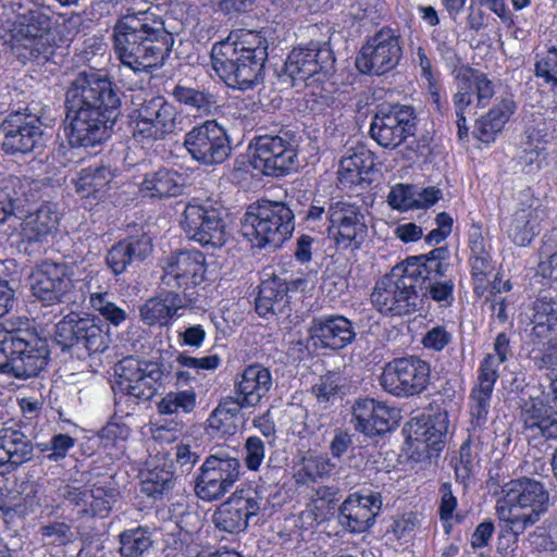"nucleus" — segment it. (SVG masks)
<instances>
[{
    "label": "nucleus",
    "mask_w": 557,
    "mask_h": 557,
    "mask_svg": "<svg viewBox=\"0 0 557 557\" xmlns=\"http://www.w3.org/2000/svg\"><path fill=\"white\" fill-rule=\"evenodd\" d=\"M535 75L544 79L554 98V110L557 111V46L539 57L535 63Z\"/></svg>",
    "instance_id": "5fc2aeb1"
},
{
    "label": "nucleus",
    "mask_w": 557,
    "mask_h": 557,
    "mask_svg": "<svg viewBox=\"0 0 557 557\" xmlns=\"http://www.w3.org/2000/svg\"><path fill=\"white\" fill-rule=\"evenodd\" d=\"M184 146L194 160L205 165L220 164L231 153V144L223 126L210 120L186 133Z\"/></svg>",
    "instance_id": "6ab92c4d"
},
{
    "label": "nucleus",
    "mask_w": 557,
    "mask_h": 557,
    "mask_svg": "<svg viewBox=\"0 0 557 557\" xmlns=\"http://www.w3.org/2000/svg\"><path fill=\"white\" fill-rule=\"evenodd\" d=\"M134 137L143 143L163 140L177 129V108L162 96L145 100L133 113Z\"/></svg>",
    "instance_id": "9b49d317"
},
{
    "label": "nucleus",
    "mask_w": 557,
    "mask_h": 557,
    "mask_svg": "<svg viewBox=\"0 0 557 557\" xmlns=\"http://www.w3.org/2000/svg\"><path fill=\"white\" fill-rule=\"evenodd\" d=\"M334 58L330 48L311 44L307 48L294 49L285 62V74L293 85L298 82H322L333 71Z\"/></svg>",
    "instance_id": "4be33fe9"
},
{
    "label": "nucleus",
    "mask_w": 557,
    "mask_h": 557,
    "mask_svg": "<svg viewBox=\"0 0 557 557\" xmlns=\"http://www.w3.org/2000/svg\"><path fill=\"white\" fill-rule=\"evenodd\" d=\"M1 128L2 149L8 153H29L45 145L41 123L34 116L14 112L2 122Z\"/></svg>",
    "instance_id": "a878e982"
},
{
    "label": "nucleus",
    "mask_w": 557,
    "mask_h": 557,
    "mask_svg": "<svg viewBox=\"0 0 557 557\" xmlns=\"http://www.w3.org/2000/svg\"><path fill=\"white\" fill-rule=\"evenodd\" d=\"M494 96V85L484 73L462 67L456 74V92L453 97L454 108L471 110L474 106L483 108Z\"/></svg>",
    "instance_id": "c85d7f7f"
},
{
    "label": "nucleus",
    "mask_w": 557,
    "mask_h": 557,
    "mask_svg": "<svg viewBox=\"0 0 557 557\" xmlns=\"http://www.w3.org/2000/svg\"><path fill=\"white\" fill-rule=\"evenodd\" d=\"M449 257L447 247H438L424 255L408 257L400 264L407 276L418 285L444 276L449 268Z\"/></svg>",
    "instance_id": "f704fd0d"
},
{
    "label": "nucleus",
    "mask_w": 557,
    "mask_h": 557,
    "mask_svg": "<svg viewBox=\"0 0 557 557\" xmlns=\"http://www.w3.org/2000/svg\"><path fill=\"white\" fill-rule=\"evenodd\" d=\"M178 366L187 369L199 371H215L222 363V359L218 354L208 355L205 357H193L181 352L176 357Z\"/></svg>",
    "instance_id": "69168bd1"
},
{
    "label": "nucleus",
    "mask_w": 557,
    "mask_h": 557,
    "mask_svg": "<svg viewBox=\"0 0 557 557\" xmlns=\"http://www.w3.org/2000/svg\"><path fill=\"white\" fill-rule=\"evenodd\" d=\"M537 271L543 277L557 281V246L550 239L544 240Z\"/></svg>",
    "instance_id": "338daca9"
},
{
    "label": "nucleus",
    "mask_w": 557,
    "mask_h": 557,
    "mask_svg": "<svg viewBox=\"0 0 557 557\" xmlns=\"http://www.w3.org/2000/svg\"><path fill=\"white\" fill-rule=\"evenodd\" d=\"M272 384L270 370L260 363H253L246 367L237 376L234 384L235 396L233 397L242 407L255 408L269 394Z\"/></svg>",
    "instance_id": "7c9ffc66"
},
{
    "label": "nucleus",
    "mask_w": 557,
    "mask_h": 557,
    "mask_svg": "<svg viewBox=\"0 0 557 557\" xmlns=\"http://www.w3.org/2000/svg\"><path fill=\"white\" fill-rule=\"evenodd\" d=\"M403 55L399 35L384 27L371 36L356 57V67L362 74L383 75L397 66Z\"/></svg>",
    "instance_id": "dca6fc26"
},
{
    "label": "nucleus",
    "mask_w": 557,
    "mask_h": 557,
    "mask_svg": "<svg viewBox=\"0 0 557 557\" xmlns=\"http://www.w3.org/2000/svg\"><path fill=\"white\" fill-rule=\"evenodd\" d=\"M181 226L190 239L203 247H222L230 237L221 207L209 199L188 202L181 218Z\"/></svg>",
    "instance_id": "9d476101"
},
{
    "label": "nucleus",
    "mask_w": 557,
    "mask_h": 557,
    "mask_svg": "<svg viewBox=\"0 0 557 557\" xmlns=\"http://www.w3.org/2000/svg\"><path fill=\"white\" fill-rule=\"evenodd\" d=\"M22 236L28 242H41L59 225V214L53 206L46 203L29 213L22 222Z\"/></svg>",
    "instance_id": "a19ab883"
},
{
    "label": "nucleus",
    "mask_w": 557,
    "mask_h": 557,
    "mask_svg": "<svg viewBox=\"0 0 557 557\" xmlns=\"http://www.w3.org/2000/svg\"><path fill=\"white\" fill-rule=\"evenodd\" d=\"M30 438L15 426L0 429V474L14 471L33 458Z\"/></svg>",
    "instance_id": "72a5a7b5"
},
{
    "label": "nucleus",
    "mask_w": 557,
    "mask_h": 557,
    "mask_svg": "<svg viewBox=\"0 0 557 557\" xmlns=\"http://www.w3.org/2000/svg\"><path fill=\"white\" fill-rule=\"evenodd\" d=\"M172 96L178 102L201 112H209L214 103L212 95L180 84L174 87Z\"/></svg>",
    "instance_id": "6e6d98bb"
},
{
    "label": "nucleus",
    "mask_w": 557,
    "mask_h": 557,
    "mask_svg": "<svg viewBox=\"0 0 557 557\" xmlns=\"http://www.w3.org/2000/svg\"><path fill=\"white\" fill-rule=\"evenodd\" d=\"M114 173L104 165H91L82 169L74 181L76 191L83 197H98L104 193L112 183Z\"/></svg>",
    "instance_id": "de8ad7c7"
},
{
    "label": "nucleus",
    "mask_w": 557,
    "mask_h": 557,
    "mask_svg": "<svg viewBox=\"0 0 557 557\" xmlns=\"http://www.w3.org/2000/svg\"><path fill=\"white\" fill-rule=\"evenodd\" d=\"M548 218L543 200L531 189L520 191L512 214L502 222V230L518 247L529 246L542 232V224Z\"/></svg>",
    "instance_id": "4468645a"
},
{
    "label": "nucleus",
    "mask_w": 557,
    "mask_h": 557,
    "mask_svg": "<svg viewBox=\"0 0 557 557\" xmlns=\"http://www.w3.org/2000/svg\"><path fill=\"white\" fill-rule=\"evenodd\" d=\"M531 324L528 339L546 338L557 333V300L541 297L533 302Z\"/></svg>",
    "instance_id": "37998d69"
},
{
    "label": "nucleus",
    "mask_w": 557,
    "mask_h": 557,
    "mask_svg": "<svg viewBox=\"0 0 557 557\" xmlns=\"http://www.w3.org/2000/svg\"><path fill=\"white\" fill-rule=\"evenodd\" d=\"M295 228V215L284 202L261 200L248 207L240 231L252 246L280 247Z\"/></svg>",
    "instance_id": "423d86ee"
},
{
    "label": "nucleus",
    "mask_w": 557,
    "mask_h": 557,
    "mask_svg": "<svg viewBox=\"0 0 557 557\" xmlns=\"http://www.w3.org/2000/svg\"><path fill=\"white\" fill-rule=\"evenodd\" d=\"M54 337L62 350L84 348L88 355L103 351L108 346V336L96 320L77 313H70L58 322Z\"/></svg>",
    "instance_id": "aec40b11"
},
{
    "label": "nucleus",
    "mask_w": 557,
    "mask_h": 557,
    "mask_svg": "<svg viewBox=\"0 0 557 557\" xmlns=\"http://www.w3.org/2000/svg\"><path fill=\"white\" fill-rule=\"evenodd\" d=\"M478 468L476 455L472 453L469 442H465L459 450L458 461L455 465V473L458 481L466 483Z\"/></svg>",
    "instance_id": "0e129e2a"
},
{
    "label": "nucleus",
    "mask_w": 557,
    "mask_h": 557,
    "mask_svg": "<svg viewBox=\"0 0 557 557\" xmlns=\"http://www.w3.org/2000/svg\"><path fill=\"white\" fill-rule=\"evenodd\" d=\"M65 109L71 145L94 147L110 137L121 114V99L106 75L83 72L66 89Z\"/></svg>",
    "instance_id": "f257e3e1"
},
{
    "label": "nucleus",
    "mask_w": 557,
    "mask_h": 557,
    "mask_svg": "<svg viewBox=\"0 0 557 557\" xmlns=\"http://www.w3.org/2000/svg\"><path fill=\"white\" fill-rule=\"evenodd\" d=\"M288 304L287 287L276 278L265 280L259 287L256 311L260 317L283 313Z\"/></svg>",
    "instance_id": "c03bdc74"
},
{
    "label": "nucleus",
    "mask_w": 557,
    "mask_h": 557,
    "mask_svg": "<svg viewBox=\"0 0 557 557\" xmlns=\"http://www.w3.org/2000/svg\"><path fill=\"white\" fill-rule=\"evenodd\" d=\"M115 405L134 409L139 403L150 400L157 393L162 372L158 364L125 358L115 367Z\"/></svg>",
    "instance_id": "1a4fd4ad"
},
{
    "label": "nucleus",
    "mask_w": 557,
    "mask_h": 557,
    "mask_svg": "<svg viewBox=\"0 0 557 557\" xmlns=\"http://www.w3.org/2000/svg\"><path fill=\"white\" fill-rule=\"evenodd\" d=\"M529 357L534 367L546 371L552 382H557V333L546 338L528 339Z\"/></svg>",
    "instance_id": "49530a36"
},
{
    "label": "nucleus",
    "mask_w": 557,
    "mask_h": 557,
    "mask_svg": "<svg viewBox=\"0 0 557 557\" xmlns=\"http://www.w3.org/2000/svg\"><path fill=\"white\" fill-rule=\"evenodd\" d=\"M521 420L530 436L557 438V412L542 399L530 398L521 407Z\"/></svg>",
    "instance_id": "e433bc0d"
},
{
    "label": "nucleus",
    "mask_w": 557,
    "mask_h": 557,
    "mask_svg": "<svg viewBox=\"0 0 557 557\" xmlns=\"http://www.w3.org/2000/svg\"><path fill=\"white\" fill-rule=\"evenodd\" d=\"M309 335L315 347L343 349L356 337L352 323L341 314H324L312 319Z\"/></svg>",
    "instance_id": "c756f323"
},
{
    "label": "nucleus",
    "mask_w": 557,
    "mask_h": 557,
    "mask_svg": "<svg viewBox=\"0 0 557 557\" xmlns=\"http://www.w3.org/2000/svg\"><path fill=\"white\" fill-rule=\"evenodd\" d=\"M262 496L252 488L236 490L213 515L214 525L227 533H239L247 529L249 519L259 513Z\"/></svg>",
    "instance_id": "5701e85b"
},
{
    "label": "nucleus",
    "mask_w": 557,
    "mask_h": 557,
    "mask_svg": "<svg viewBox=\"0 0 557 557\" xmlns=\"http://www.w3.org/2000/svg\"><path fill=\"white\" fill-rule=\"evenodd\" d=\"M89 305L97 311L109 324L117 327L128 318L126 310L113 301V295L108 292L88 290Z\"/></svg>",
    "instance_id": "3c124183"
},
{
    "label": "nucleus",
    "mask_w": 557,
    "mask_h": 557,
    "mask_svg": "<svg viewBox=\"0 0 557 557\" xmlns=\"http://www.w3.org/2000/svg\"><path fill=\"white\" fill-rule=\"evenodd\" d=\"M18 34L30 41V49L38 54L48 58L55 45V36L52 32V22L40 9L25 11L14 21Z\"/></svg>",
    "instance_id": "2f4dec72"
},
{
    "label": "nucleus",
    "mask_w": 557,
    "mask_h": 557,
    "mask_svg": "<svg viewBox=\"0 0 557 557\" xmlns=\"http://www.w3.org/2000/svg\"><path fill=\"white\" fill-rule=\"evenodd\" d=\"M116 59L135 73L161 67L169 57L174 38L164 22L151 9L127 13L112 29Z\"/></svg>",
    "instance_id": "f03ea898"
},
{
    "label": "nucleus",
    "mask_w": 557,
    "mask_h": 557,
    "mask_svg": "<svg viewBox=\"0 0 557 557\" xmlns=\"http://www.w3.org/2000/svg\"><path fill=\"white\" fill-rule=\"evenodd\" d=\"M251 162L264 175L280 176L296 165L297 147L287 134L261 135L251 143Z\"/></svg>",
    "instance_id": "f3484780"
},
{
    "label": "nucleus",
    "mask_w": 557,
    "mask_h": 557,
    "mask_svg": "<svg viewBox=\"0 0 557 557\" xmlns=\"http://www.w3.org/2000/svg\"><path fill=\"white\" fill-rule=\"evenodd\" d=\"M400 419V411L384 401L360 398L352 407L355 429L367 436H375L393 430Z\"/></svg>",
    "instance_id": "bb28decb"
},
{
    "label": "nucleus",
    "mask_w": 557,
    "mask_h": 557,
    "mask_svg": "<svg viewBox=\"0 0 557 557\" xmlns=\"http://www.w3.org/2000/svg\"><path fill=\"white\" fill-rule=\"evenodd\" d=\"M186 177L177 171L159 169L147 173L139 184V193L147 198L177 197L184 193Z\"/></svg>",
    "instance_id": "58836bf2"
},
{
    "label": "nucleus",
    "mask_w": 557,
    "mask_h": 557,
    "mask_svg": "<svg viewBox=\"0 0 557 557\" xmlns=\"http://www.w3.org/2000/svg\"><path fill=\"white\" fill-rule=\"evenodd\" d=\"M40 533L45 543L50 545H66L75 540L71 525L60 521L44 525Z\"/></svg>",
    "instance_id": "052dcab7"
},
{
    "label": "nucleus",
    "mask_w": 557,
    "mask_h": 557,
    "mask_svg": "<svg viewBox=\"0 0 557 557\" xmlns=\"http://www.w3.org/2000/svg\"><path fill=\"white\" fill-rule=\"evenodd\" d=\"M414 186L396 184L387 195V203L395 210L406 212L414 209Z\"/></svg>",
    "instance_id": "680f3d73"
},
{
    "label": "nucleus",
    "mask_w": 557,
    "mask_h": 557,
    "mask_svg": "<svg viewBox=\"0 0 557 557\" xmlns=\"http://www.w3.org/2000/svg\"><path fill=\"white\" fill-rule=\"evenodd\" d=\"M430 363L419 357L396 358L387 362L380 376L382 388L396 397L423 393L430 384Z\"/></svg>",
    "instance_id": "ddd939ff"
},
{
    "label": "nucleus",
    "mask_w": 557,
    "mask_h": 557,
    "mask_svg": "<svg viewBox=\"0 0 557 557\" xmlns=\"http://www.w3.org/2000/svg\"><path fill=\"white\" fill-rule=\"evenodd\" d=\"M196 405L197 394L193 387H189L169 392L157 407L160 414H188L195 410Z\"/></svg>",
    "instance_id": "8fccbe9b"
},
{
    "label": "nucleus",
    "mask_w": 557,
    "mask_h": 557,
    "mask_svg": "<svg viewBox=\"0 0 557 557\" xmlns=\"http://www.w3.org/2000/svg\"><path fill=\"white\" fill-rule=\"evenodd\" d=\"M453 341V333L444 325H435L422 337V345L428 350L442 351Z\"/></svg>",
    "instance_id": "774afa93"
},
{
    "label": "nucleus",
    "mask_w": 557,
    "mask_h": 557,
    "mask_svg": "<svg viewBox=\"0 0 557 557\" xmlns=\"http://www.w3.org/2000/svg\"><path fill=\"white\" fill-rule=\"evenodd\" d=\"M335 465L324 456H309L302 458L300 468L297 470L295 478L298 483L309 484L317 479L327 476L334 470Z\"/></svg>",
    "instance_id": "864d4df0"
},
{
    "label": "nucleus",
    "mask_w": 557,
    "mask_h": 557,
    "mask_svg": "<svg viewBox=\"0 0 557 557\" xmlns=\"http://www.w3.org/2000/svg\"><path fill=\"white\" fill-rule=\"evenodd\" d=\"M240 461L227 453H216L206 458L196 479L195 493L206 502H213L227 494L240 478Z\"/></svg>",
    "instance_id": "2eb2a0df"
},
{
    "label": "nucleus",
    "mask_w": 557,
    "mask_h": 557,
    "mask_svg": "<svg viewBox=\"0 0 557 557\" xmlns=\"http://www.w3.org/2000/svg\"><path fill=\"white\" fill-rule=\"evenodd\" d=\"M417 285L399 263L381 277L371 294L373 306L383 314L403 315L416 310Z\"/></svg>",
    "instance_id": "f8f14e48"
},
{
    "label": "nucleus",
    "mask_w": 557,
    "mask_h": 557,
    "mask_svg": "<svg viewBox=\"0 0 557 557\" xmlns=\"http://www.w3.org/2000/svg\"><path fill=\"white\" fill-rule=\"evenodd\" d=\"M174 474L165 468H154L141 481V492L148 497L160 499L174 487Z\"/></svg>",
    "instance_id": "603ef678"
},
{
    "label": "nucleus",
    "mask_w": 557,
    "mask_h": 557,
    "mask_svg": "<svg viewBox=\"0 0 557 557\" xmlns=\"http://www.w3.org/2000/svg\"><path fill=\"white\" fill-rule=\"evenodd\" d=\"M383 505L379 492L361 490L350 494L341 505L338 521L343 528L361 533L370 529L381 512Z\"/></svg>",
    "instance_id": "393cba45"
},
{
    "label": "nucleus",
    "mask_w": 557,
    "mask_h": 557,
    "mask_svg": "<svg viewBox=\"0 0 557 557\" xmlns=\"http://www.w3.org/2000/svg\"><path fill=\"white\" fill-rule=\"evenodd\" d=\"M454 290L455 283L451 278L434 280L429 282L424 296L435 301L440 308H449L455 301Z\"/></svg>",
    "instance_id": "13d9d810"
},
{
    "label": "nucleus",
    "mask_w": 557,
    "mask_h": 557,
    "mask_svg": "<svg viewBox=\"0 0 557 557\" xmlns=\"http://www.w3.org/2000/svg\"><path fill=\"white\" fill-rule=\"evenodd\" d=\"M39 182L29 177L8 175L0 180V224L14 214L15 210L39 197Z\"/></svg>",
    "instance_id": "473e14b6"
},
{
    "label": "nucleus",
    "mask_w": 557,
    "mask_h": 557,
    "mask_svg": "<svg viewBox=\"0 0 557 557\" xmlns=\"http://www.w3.org/2000/svg\"><path fill=\"white\" fill-rule=\"evenodd\" d=\"M547 139L541 135L539 129L529 133L527 141L523 144L521 159L525 164H541V156L546 149Z\"/></svg>",
    "instance_id": "e2e57ef3"
},
{
    "label": "nucleus",
    "mask_w": 557,
    "mask_h": 557,
    "mask_svg": "<svg viewBox=\"0 0 557 557\" xmlns=\"http://www.w3.org/2000/svg\"><path fill=\"white\" fill-rule=\"evenodd\" d=\"M344 379L339 373L330 372L314 385L313 393L320 403H327L343 393Z\"/></svg>",
    "instance_id": "bf43d9fd"
},
{
    "label": "nucleus",
    "mask_w": 557,
    "mask_h": 557,
    "mask_svg": "<svg viewBox=\"0 0 557 557\" xmlns=\"http://www.w3.org/2000/svg\"><path fill=\"white\" fill-rule=\"evenodd\" d=\"M512 356L509 337L499 333L493 344V352L484 356L478 376L469 395V412L476 426L485 424L491 408L494 386L499 377V366Z\"/></svg>",
    "instance_id": "6e6552de"
},
{
    "label": "nucleus",
    "mask_w": 557,
    "mask_h": 557,
    "mask_svg": "<svg viewBox=\"0 0 557 557\" xmlns=\"http://www.w3.org/2000/svg\"><path fill=\"white\" fill-rule=\"evenodd\" d=\"M186 296L168 290L148 299L139 309L141 321L149 325H168L171 319L178 317V310L187 306Z\"/></svg>",
    "instance_id": "4c0bfd02"
},
{
    "label": "nucleus",
    "mask_w": 557,
    "mask_h": 557,
    "mask_svg": "<svg viewBox=\"0 0 557 557\" xmlns=\"http://www.w3.org/2000/svg\"><path fill=\"white\" fill-rule=\"evenodd\" d=\"M89 274L75 278L66 263L45 260L39 263L29 277L33 295L50 306L60 302L76 304L86 298L90 289Z\"/></svg>",
    "instance_id": "0eeeda50"
},
{
    "label": "nucleus",
    "mask_w": 557,
    "mask_h": 557,
    "mask_svg": "<svg viewBox=\"0 0 557 557\" xmlns=\"http://www.w3.org/2000/svg\"><path fill=\"white\" fill-rule=\"evenodd\" d=\"M152 249V240L148 235L129 236L112 246L107 253L106 263L117 276L124 273L134 261L145 260Z\"/></svg>",
    "instance_id": "c9c22d12"
},
{
    "label": "nucleus",
    "mask_w": 557,
    "mask_h": 557,
    "mask_svg": "<svg viewBox=\"0 0 557 557\" xmlns=\"http://www.w3.org/2000/svg\"><path fill=\"white\" fill-rule=\"evenodd\" d=\"M246 409L232 396L222 399L210 413L207 424L215 435H233L238 430L240 410Z\"/></svg>",
    "instance_id": "a18cd8bd"
},
{
    "label": "nucleus",
    "mask_w": 557,
    "mask_h": 557,
    "mask_svg": "<svg viewBox=\"0 0 557 557\" xmlns=\"http://www.w3.org/2000/svg\"><path fill=\"white\" fill-rule=\"evenodd\" d=\"M417 131L414 111L409 106L381 109L370 126L371 137L382 147L395 149Z\"/></svg>",
    "instance_id": "412c9836"
},
{
    "label": "nucleus",
    "mask_w": 557,
    "mask_h": 557,
    "mask_svg": "<svg viewBox=\"0 0 557 557\" xmlns=\"http://www.w3.org/2000/svg\"><path fill=\"white\" fill-rule=\"evenodd\" d=\"M552 507L546 485L530 476H520L502 486L495 513L504 529L519 536L535 525Z\"/></svg>",
    "instance_id": "20e7f679"
},
{
    "label": "nucleus",
    "mask_w": 557,
    "mask_h": 557,
    "mask_svg": "<svg viewBox=\"0 0 557 557\" xmlns=\"http://www.w3.org/2000/svg\"><path fill=\"white\" fill-rule=\"evenodd\" d=\"M513 102L509 99L496 103L486 115L476 121L474 136L483 143L493 141L513 113Z\"/></svg>",
    "instance_id": "79ce46f5"
},
{
    "label": "nucleus",
    "mask_w": 557,
    "mask_h": 557,
    "mask_svg": "<svg viewBox=\"0 0 557 557\" xmlns=\"http://www.w3.org/2000/svg\"><path fill=\"white\" fill-rule=\"evenodd\" d=\"M47 343L23 329L0 327V373L16 379L39 374L48 364Z\"/></svg>",
    "instance_id": "39448f33"
},
{
    "label": "nucleus",
    "mask_w": 557,
    "mask_h": 557,
    "mask_svg": "<svg viewBox=\"0 0 557 557\" xmlns=\"http://www.w3.org/2000/svg\"><path fill=\"white\" fill-rule=\"evenodd\" d=\"M431 416H419L412 418L404 428V434L408 445L417 453H422L423 443H425V432L431 420Z\"/></svg>",
    "instance_id": "4d7b16f0"
},
{
    "label": "nucleus",
    "mask_w": 557,
    "mask_h": 557,
    "mask_svg": "<svg viewBox=\"0 0 557 557\" xmlns=\"http://www.w3.org/2000/svg\"><path fill=\"white\" fill-rule=\"evenodd\" d=\"M268 58L267 41L256 32H232L211 49L214 72L231 88L248 90L262 79Z\"/></svg>",
    "instance_id": "7ed1b4c3"
},
{
    "label": "nucleus",
    "mask_w": 557,
    "mask_h": 557,
    "mask_svg": "<svg viewBox=\"0 0 557 557\" xmlns=\"http://www.w3.org/2000/svg\"><path fill=\"white\" fill-rule=\"evenodd\" d=\"M326 219L329 235L338 249H359L368 237L364 215L352 203L347 201L330 203Z\"/></svg>",
    "instance_id": "a211bd4d"
},
{
    "label": "nucleus",
    "mask_w": 557,
    "mask_h": 557,
    "mask_svg": "<svg viewBox=\"0 0 557 557\" xmlns=\"http://www.w3.org/2000/svg\"><path fill=\"white\" fill-rule=\"evenodd\" d=\"M115 487L96 482L90 487L66 486L62 496L67 506L77 509L78 516L106 517L117 498Z\"/></svg>",
    "instance_id": "cd10ccee"
},
{
    "label": "nucleus",
    "mask_w": 557,
    "mask_h": 557,
    "mask_svg": "<svg viewBox=\"0 0 557 557\" xmlns=\"http://www.w3.org/2000/svg\"><path fill=\"white\" fill-rule=\"evenodd\" d=\"M375 165V158L371 150L363 145L347 149L338 166V181L344 187H351L363 181L362 175L368 174Z\"/></svg>",
    "instance_id": "ea45409f"
},
{
    "label": "nucleus",
    "mask_w": 557,
    "mask_h": 557,
    "mask_svg": "<svg viewBox=\"0 0 557 557\" xmlns=\"http://www.w3.org/2000/svg\"><path fill=\"white\" fill-rule=\"evenodd\" d=\"M119 543L121 557H145L152 548L153 540L148 527H136L121 532Z\"/></svg>",
    "instance_id": "09e8293b"
},
{
    "label": "nucleus",
    "mask_w": 557,
    "mask_h": 557,
    "mask_svg": "<svg viewBox=\"0 0 557 557\" xmlns=\"http://www.w3.org/2000/svg\"><path fill=\"white\" fill-rule=\"evenodd\" d=\"M205 273L206 259L202 252L198 250L180 251L168 259L163 268L161 283L170 289H182L184 296H187L186 290L199 285L205 278Z\"/></svg>",
    "instance_id": "b1692460"
}]
</instances>
